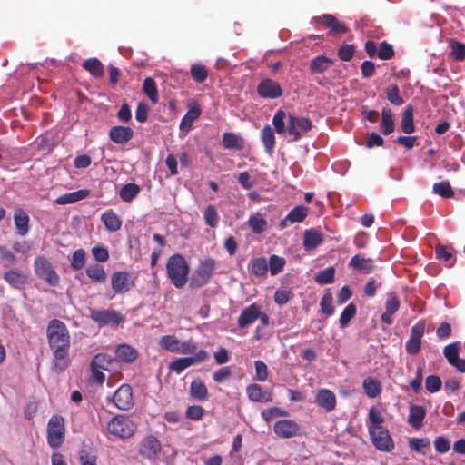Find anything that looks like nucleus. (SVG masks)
I'll list each match as a JSON object with an SVG mask.
<instances>
[{
    "label": "nucleus",
    "instance_id": "obj_1",
    "mask_svg": "<svg viewBox=\"0 0 465 465\" xmlns=\"http://www.w3.org/2000/svg\"><path fill=\"white\" fill-rule=\"evenodd\" d=\"M46 337L54 356L53 369L59 372L64 371L71 361V336L67 326L58 319L51 320L46 328Z\"/></svg>",
    "mask_w": 465,
    "mask_h": 465
},
{
    "label": "nucleus",
    "instance_id": "obj_2",
    "mask_svg": "<svg viewBox=\"0 0 465 465\" xmlns=\"http://www.w3.org/2000/svg\"><path fill=\"white\" fill-rule=\"evenodd\" d=\"M384 417L381 411L371 407L368 413V432L373 446L380 451L391 452L395 445L389 430L383 426Z\"/></svg>",
    "mask_w": 465,
    "mask_h": 465
},
{
    "label": "nucleus",
    "instance_id": "obj_3",
    "mask_svg": "<svg viewBox=\"0 0 465 465\" xmlns=\"http://www.w3.org/2000/svg\"><path fill=\"white\" fill-rule=\"evenodd\" d=\"M189 264L180 253L170 256L166 262V273L171 282L178 289L184 287L188 281Z\"/></svg>",
    "mask_w": 465,
    "mask_h": 465
},
{
    "label": "nucleus",
    "instance_id": "obj_4",
    "mask_svg": "<svg viewBox=\"0 0 465 465\" xmlns=\"http://www.w3.org/2000/svg\"><path fill=\"white\" fill-rule=\"evenodd\" d=\"M216 262L208 257L200 262L190 278V287L198 289L207 284L214 274Z\"/></svg>",
    "mask_w": 465,
    "mask_h": 465
},
{
    "label": "nucleus",
    "instance_id": "obj_5",
    "mask_svg": "<svg viewBox=\"0 0 465 465\" xmlns=\"http://www.w3.org/2000/svg\"><path fill=\"white\" fill-rule=\"evenodd\" d=\"M64 419L60 415H53L47 424V442L53 449L59 448L64 441Z\"/></svg>",
    "mask_w": 465,
    "mask_h": 465
},
{
    "label": "nucleus",
    "instance_id": "obj_6",
    "mask_svg": "<svg viewBox=\"0 0 465 465\" xmlns=\"http://www.w3.org/2000/svg\"><path fill=\"white\" fill-rule=\"evenodd\" d=\"M110 434L120 438L128 439L134 435V423L124 415H116L107 424Z\"/></svg>",
    "mask_w": 465,
    "mask_h": 465
},
{
    "label": "nucleus",
    "instance_id": "obj_7",
    "mask_svg": "<svg viewBox=\"0 0 465 465\" xmlns=\"http://www.w3.org/2000/svg\"><path fill=\"white\" fill-rule=\"evenodd\" d=\"M35 270L36 274L51 286L58 285L60 278L46 257L37 256L35 258Z\"/></svg>",
    "mask_w": 465,
    "mask_h": 465
},
{
    "label": "nucleus",
    "instance_id": "obj_8",
    "mask_svg": "<svg viewBox=\"0 0 465 465\" xmlns=\"http://www.w3.org/2000/svg\"><path fill=\"white\" fill-rule=\"evenodd\" d=\"M90 318L100 326H118L124 322V317L114 310L92 309Z\"/></svg>",
    "mask_w": 465,
    "mask_h": 465
},
{
    "label": "nucleus",
    "instance_id": "obj_9",
    "mask_svg": "<svg viewBox=\"0 0 465 465\" xmlns=\"http://www.w3.org/2000/svg\"><path fill=\"white\" fill-rule=\"evenodd\" d=\"M108 402H113L114 406L122 411H128L134 406L133 389L129 384H122L114 393L107 397Z\"/></svg>",
    "mask_w": 465,
    "mask_h": 465
},
{
    "label": "nucleus",
    "instance_id": "obj_10",
    "mask_svg": "<svg viewBox=\"0 0 465 465\" xmlns=\"http://www.w3.org/2000/svg\"><path fill=\"white\" fill-rule=\"evenodd\" d=\"M426 322L424 320H420L414 324L411 331V336L406 342L405 350L408 354H418L421 349V339L424 335Z\"/></svg>",
    "mask_w": 465,
    "mask_h": 465
},
{
    "label": "nucleus",
    "instance_id": "obj_11",
    "mask_svg": "<svg viewBox=\"0 0 465 465\" xmlns=\"http://www.w3.org/2000/svg\"><path fill=\"white\" fill-rule=\"evenodd\" d=\"M208 357L209 354L205 350H200L193 356L178 358L172 361L169 369L177 374H181L185 369L205 361Z\"/></svg>",
    "mask_w": 465,
    "mask_h": 465
},
{
    "label": "nucleus",
    "instance_id": "obj_12",
    "mask_svg": "<svg viewBox=\"0 0 465 465\" xmlns=\"http://www.w3.org/2000/svg\"><path fill=\"white\" fill-rule=\"evenodd\" d=\"M111 285L115 293H124L133 289L135 281L126 271H115L111 274Z\"/></svg>",
    "mask_w": 465,
    "mask_h": 465
},
{
    "label": "nucleus",
    "instance_id": "obj_13",
    "mask_svg": "<svg viewBox=\"0 0 465 465\" xmlns=\"http://www.w3.org/2000/svg\"><path fill=\"white\" fill-rule=\"evenodd\" d=\"M273 431L279 438L291 439L301 435V427L295 420H279L273 425Z\"/></svg>",
    "mask_w": 465,
    "mask_h": 465
},
{
    "label": "nucleus",
    "instance_id": "obj_14",
    "mask_svg": "<svg viewBox=\"0 0 465 465\" xmlns=\"http://www.w3.org/2000/svg\"><path fill=\"white\" fill-rule=\"evenodd\" d=\"M312 127V121L307 117H297L293 114L288 116L287 131L292 137V141H298L301 138L299 130L308 132Z\"/></svg>",
    "mask_w": 465,
    "mask_h": 465
},
{
    "label": "nucleus",
    "instance_id": "obj_15",
    "mask_svg": "<svg viewBox=\"0 0 465 465\" xmlns=\"http://www.w3.org/2000/svg\"><path fill=\"white\" fill-rule=\"evenodd\" d=\"M257 93L265 99H277L282 95V89L276 81L264 78L258 84Z\"/></svg>",
    "mask_w": 465,
    "mask_h": 465
},
{
    "label": "nucleus",
    "instance_id": "obj_16",
    "mask_svg": "<svg viewBox=\"0 0 465 465\" xmlns=\"http://www.w3.org/2000/svg\"><path fill=\"white\" fill-rule=\"evenodd\" d=\"M461 347L460 341H454L448 344L443 349V354L448 362L455 367L459 371L465 372V360L459 357V351Z\"/></svg>",
    "mask_w": 465,
    "mask_h": 465
},
{
    "label": "nucleus",
    "instance_id": "obj_17",
    "mask_svg": "<svg viewBox=\"0 0 465 465\" xmlns=\"http://www.w3.org/2000/svg\"><path fill=\"white\" fill-rule=\"evenodd\" d=\"M316 25H324L329 29V35L346 34L349 28L338 19L329 14L322 15L313 18Z\"/></svg>",
    "mask_w": 465,
    "mask_h": 465
},
{
    "label": "nucleus",
    "instance_id": "obj_18",
    "mask_svg": "<svg viewBox=\"0 0 465 465\" xmlns=\"http://www.w3.org/2000/svg\"><path fill=\"white\" fill-rule=\"evenodd\" d=\"M401 302L394 292H389L385 302V312L381 316V322L390 325L392 323V316L399 310Z\"/></svg>",
    "mask_w": 465,
    "mask_h": 465
},
{
    "label": "nucleus",
    "instance_id": "obj_19",
    "mask_svg": "<svg viewBox=\"0 0 465 465\" xmlns=\"http://www.w3.org/2000/svg\"><path fill=\"white\" fill-rule=\"evenodd\" d=\"M202 114V109L200 105L195 103L192 102L188 105V111L185 114V115L183 117L180 123V130L183 132H188L195 120H197Z\"/></svg>",
    "mask_w": 465,
    "mask_h": 465
},
{
    "label": "nucleus",
    "instance_id": "obj_20",
    "mask_svg": "<svg viewBox=\"0 0 465 465\" xmlns=\"http://www.w3.org/2000/svg\"><path fill=\"white\" fill-rule=\"evenodd\" d=\"M316 403L326 411H331L335 409L337 400L335 394L328 389H321L315 396Z\"/></svg>",
    "mask_w": 465,
    "mask_h": 465
},
{
    "label": "nucleus",
    "instance_id": "obj_21",
    "mask_svg": "<svg viewBox=\"0 0 465 465\" xmlns=\"http://www.w3.org/2000/svg\"><path fill=\"white\" fill-rule=\"evenodd\" d=\"M134 136V131L131 127L115 125L109 131L110 139L118 144H125Z\"/></svg>",
    "mask_w": 465,
    "mask_h": 465
},
{
    "label": "nucleus",
    "instance_id": "obj_22",
    "mask_svg": "<svg viewBox=\"0 0 465 465\" xmlns=\"http://www.w3.org/2000/svg\"><path fill=\"white\" fill-rule=\"evenodd\" d=\"M308 215V208L302 205L295 206L288 214L280 222V228L284 229L289 224L294 223H302Z\"/></svg>",
    "mask_w": 465,
    "mask_h": 465
},
{
    "label": "nucleus",
    "instance_id": "obj_23",
    "mask_svg": "<svg viewBox=\"0 0 465 465\" xmlns=\"http://www.w3.org/2000/svg\"><path fill=\"white\" fill-rule=\"evenodd\" d=\"M116 359L124 363L134 362L139 356L138 351L127 343L119 344L114 351Z\"/></svg>",
    "mask_w": 465,
    "mask_h": 465
},
{
    "label": "nucleus",
    "instance_id": "obj_24",
    "mask_svg": "<svg viewBox=\"0 0 465 465\" xmlns=\"http://www.w3.org/2000/svg\"><path fill=\"white\" fill-rule=\"evenodd\" d=\"M248 399L253 402H270L272 401L271 391H263L262 386L256 383L250 384L246 388Z\"/></svg>",
    "mask_w": 465,
    "mask_h": 465
},
{
    "label": "nucleus",
    "instance_id": "obj_25",
    "mask_svg": "<svg viewBox=\"0 0 465 465\" xmlns=\"http://www.w3.org/2000/svg\"><path fill=\"white\" fill-rule=\"evenodd\" d=\"M426 416V410L424 407L417 404H411L409 408L408 422L409 424L419 430L423 426V420Z\"/></svg>",
    "mask_w": 465,
    "mask_h": 465
},
{
    "label": "nucleus",
    "instance_id": "obj_26",
    "mask_svg": "<svg viewBox=\"0 0 465 465\" xmlns=\"http://www.w3.org/2000/svg\"><path fill=\"white\" fill-rule=\"evenodd\" d=\"M259 317V306L255 303L246 307L241 312L238 318V326L245 328L252 324Z\"/></svg>",
    "mask_w": 465,
    "mask_h": 465
},
{
    "label": "nucleus",
    "instance_id": "obj_27",
    "mask_svg": "<svg viewBox=\"0 0 465 465\" xmlns=\"http://www.w3.org/2000/svg\"><path fill=\"white\" fill-rule=\"evenodd\" d=\"M249 272L256 277L266 278L268 274V261L265 257L252 258L248 263Z\"/></svg>",
    "mask_w": 465,
    "mask_h": 465
},
{
    "label": "nucleus",
    "instance_id": "obj_28",
    "mask_svg": "<svg viewBox=\"0 0 465 465\" xmlns=\"http://www.w3.org/2000/svg\"><path fill=\"white\" fill-rule=\"evenodd\" d=\"M323 240L321 232L314 229L306 230L303 235V248L308 252L315 250L323 242Z\"/></svg>",
    "mask_w": 465,
    "mask_h": 465
},
{
    "label": "nucleus",
    "instance_id": "obj_29",
    "mask_svg": "<svg viewBox=\"0 0 465 465\" xmlns=\"http://www.w3.org/2000/svg\"><path fill=\"white\" fill-rule=\"evenodd\" d=\"M349 266L361 273H369L374 270L373 261L361 254H356L351 257L349 262Z\"/></svg>",
    "mask_w": 465,
    "mask_h": 465
},
{
    "label": "nucleus",
    "instance_id": "obj_30",
    "mask_svg": "<svg viewBox=\"0 0 465 465\" xmlns=\"http://www.w3.org/2000/svg\"><path fill=\"white\" fill-rule=\"evenodd\" d=\"M223 146L228 150L242 151L244 148V139L235 133L225 132L223 134Z\"/></svg>",
    "mask_w": 465,
    "mask_h": 465
},
{
    "label": "nucleus",
    "instance_id": "obj_31",
    "mask_svg": "<svg viewBox=\"0 0 465 465\" xmlns=\"http://www.w3.org/2000/svg\"><path fill=\"white\" fill-rule=\"evenodd\" d=\"M101 220L106 230L112 232H117L122 226V220L113 210L105 211L101 215Z\"/></svg>",
    "mask_w": 465,
    "mask_h": 465
},
{
    "label": "nucleus",
    "instance_id": "obj_32",
    "mask_svg": "<svg viewBox=\"0 0 465 465\" xmlns=\"http://www.w3.org/2000/svg\"><path fill=\"white\" fill-rule=\"evenodd\" d=\"M29 216L23 210H17L14 216L16 232L20 236H25L29 232Z\"/></svg>",
    "mask_w": 465,
    "mask_h": 465
},
{
    "label": "nucleus",
    "instance_id": "obj_33",
    "mask_svg": "<svg viewBox=\"0 0 465 465\" xmlns=\"http://www.w3.org/2000/svg\"><path fill=\"white\" fill-rule=\"evenodd\" d=\"M395 124L392 119V111L390 107L385 106L381 111V122L380 129L384 135H389L394 131Z\"/></svg>",
    "mask_w": 465,
    "mask_h": 465
},
{
    "label": "nucleus",
    "instance_id": "obj_34",
    "mask_svg": "<svg viewBox=\"0 0 465 465\" xmlns=\"http://www.w3.org/2000/svg\"><path fill=\"white\" fill-rule=\"evenodd\" d=\"M190 395L193 399L203 401L208 397V389L201 379L193 380L190 385Z\"/></svg>",
    "mask_w": 465,
    "mask_h": 465
},
{
    "label": "nucleus",
    "instance_id": "obj_35",
    "mask_svg": "<svg viewBox=\"0 0 465 465\" xmlns=\"http://www.w3.org/2000/svg\"><path fill=\"white\" fill-rule=\"evenodd\" d=\"M261 140L267 153L272 154L275 147L274 130L266 124L261 131Z\"/></svg>",
    "mask_w": 465,
    "mask_h": 465
},
{
    "label": "nucleus",
    "instance_id": "obj_36",
    "mask_svg": "<svg viewBox=\"0 0 465 465\" xmlns=\"http://www.w3.org/2000/svg\"><path fill=\"white\" fill-rule=\"evenodd\" d=\"M4 279L14 288H22L27 282V277L15 270L5 272Z\"/></svg>",
    "mask_w": 465,
    "mask_h": 465
},
{
    "label": "nucleus",
    "instance_id": "obj_37",
    "mask_svg": "<svg viewBox=\"0 0 465 465\" xmlns=\"http://www.w3.org/2000/svg\"><path fill=\"white\" fill-rule=\"evenodd\" d=\"M86 275L96 283H104L106 282V272L104 268L98 264H91L85 270Z\"/></svg>",
    "mask_w": 465,
    "mask_h": 465
},
{
    "label": "nucleus",
    "instance_id": "obj_38",
    "mask_svg": "<svg viewBox=\"0 0 465 465\" xmlns=\"http://www.w3.org/2000/svg\"><path fill=\"white\" fill-rule=\"evenodd\" d=\"M83 67L95 78H100L104 74V64L97 58H89L85 60L83 64Z\"/></svg>",
    "mask_w": 465,
    "mask_h": 465
},
{
    "label": "nucleus",
    "instance_id": "obj_39",
    "mask_svg": "<svg viewBox=\"0 0 465 465\" xmlns=\"http://www.w3.org/2000/svg\"><path fill=\"white\" fill-rule=\"evenodd\" d=\"M362 387L364 392L370 398H375L379 396L381 392V382L372 377H367L366 379H364L362 382Z\"/></svg>",
    "mask_w": 465,
    "mask_h": 465
},
{
    "label": "nucleus",
    "instance_id": "obj_40",
    "mask_svg": "<svg viewBox=\"0 0 465 465\" xmlns=\"http://www.w3.org/2000/svg\"><path fill=\"white\" fill-rule=\"evenodd\" d=\"M413 106L408 105L402 114L401 129L402 132L407 134H412L415 131V125L413 122Z\"/></svg>",
    "mask_w": 465,
    "mask_h": 465
},
{
    "label": "nucleus",
    "instance_id": "obj_41",
    "mask_svg": "<svg viewBox=\"0 0 465 465\" xmlns=\"http://www.w3.org/2000/svg\"><path fill=\"white\" fill-rule=\"evenodd\" d=\"M331 64V59L324 55H319L312 60L310 70L312 74H322L325 72Z\"/></svg>",
    "mask_w": 465,
    "mask_h": 465
},
{
    "label": "nucleus",
    "instance_id": "obj_42",
    "mask_svg": "<svg viewBox=\"0 0 465 465\" xmlns=\"http://www.w3.org/2000/svg\"><path fill=\"white\" fill-rule=\"evenodd\" d=\"M140 187L138 184L130 183L127 184H124L120 192L119 196L124 202H131L133 201L140 193Z\"/></svg>",
    "mask_w": 465,
    "mask_h": 465
},
{
    "label": "nucleus",
    "instance_id": "obj_43",
    "mask_svg": "<svg viewBox=\"0 0 465 465\" xmlns=\"http://www.w3.org/2000/svg\"><path fill=\"white\" fill-rule=\"evenodd\" d=\"M248 224L251 230L256 234L263 232L267 228V222L261 213L250 216Z\"/></svg>",
    "mask_w": 465,
    "mask_h": 465
},
{
    "label": "nucleus",
    "instance_id": "obj_44",
    "mask_svg": "<svg viewBox=\"0 0 465 465\" xmlns=\"http://www.w3.org/2000/svg\"><path fill=\"white\" fill-rule=\"evenodd\" d=\"M285 263L286 261L283 257L272 254L268 261V272L271 275L275 276L283 271Z\"/></svg>",
    "mask_w": 465,
    "mask_h": 465
},
{
    "label": "nucleus",
    "instance_id": "obj_45",
    "mask_svg": "<svg viewBox=\"0 0 465 465\" xmlns=\"http://www.w3.org/2000/svg\"><path fill=\"white\" fill-rule=\"evenodd\" d=\"M335 280V269L331 266L325 270L320 271L314 277L316 283L320 285H325L332 283Z\"/></svg>",
    "mask_w": 465,
    "mask_h": 465
},
{
    "label": "nucleus",
    "instance_id": "obj_46",
    "mask_svg": "<svg viewBox=\"0 0 465 465\" xmlns=\"http://www.w3.org/2000/svg\"><path fill=\"white\" fill-rule=\"evenodd\" d=\"M113 358L105 353H98L96 354L92 361L91 368H98L100 370L109 371L112 363Z\"/></svg>",
    "mask_w": 465,
    "mask_h": 465
},
{
    "label": "nucleus",
    "instance_id": "obj_47",
    "mask_svg": "<svg viewBox=\"0 0 465 465\" xmlns=\"http://www.w3.org/2000/svg\"><path fill=\"white\" fill-rule=\"evenodd\" d=\"M143 91L152 103L156 104L158 102V90L155 81L153 78L146 77L144 79L143 84Z\"/></svg>",
    "mask_w": 465,
    "mask_h": 465
},
{
    "label": "nucleus",
    "instance_id": "obj_48",
    "mask_svg": "<svg viewBox=\"0 0 465 465\" xmlns=\"http://www.w3.org/2000/svg\"><path fill=\"white\" fill-rule=\"evenodd\" d=\"M143 448L147 455H155L161 451V443L154 436H148L143 440Z\"/></svg>",
    "mask_w": 465,
    "mask_h": 465
},
{
    "label": "nucleus",
    "instance_id": "obj_49",
    "mask_svg": "<svg viewBox=\"0 0 465 465\" xmlns=\"http://www.w3.org/2000/svg\"><path fill=\"white\" fill-rule=\"evenodd\" d=\"M86 263V252L84 249L74 251L71 258V268L74 271L82 270Z\"/></svg>",
    "mask_w": 465,
    "mask_h": 465
},
{
    "label": "nucleus",
    "instance_id": "obj_50",
    "mask_svg": "<svg viewBox=\"0 0 465 465\" xmlns=\"http://www.w3.org/2000/svg\"><path fill=\"white\" fill-rule=\"evenodd\" d=\"M386 98L393 105L399 106L404 103L403 98L400 95V89L397 84L389 85L386 90Z\"/></svg>",
    "mask_w": 465,
    "mask_h": 465
},
{
    "label": "nucleus",
    "instance_id": "obj_51",
    "mask_svg": "<svg viewBox=\"0 0 465 465\" xmlns=\"http://www.w3.org/2000/svg\"><path fill=\"white\" fill-rule=\"evenodd\" d=\"M286 113L279 109L276 111L275 114L272 117V124L274 126V131L278 134H282L287 130V125L285 124Z\"/></svg>",
    "mask_w": 465,
    "mask_h": 465
},
{
    "label": "nucleus",
    "instance_id": "obj_52",
    "mask_svg": "<svg viewBox=\"0 0 465 465\" xmlns=\"http://www.w3.org/2000/svg\"><path fill=\"white\" fill-rule=\"evenodd\" d=\"M193 79L197 83H203L208 76V71L205 65L201 64H193L190 69Z\"/></svg>",
    "mask_w": 465,
    "mask_h": 465
},
{
    "label": "nucleus",
    "instance_id": "obj_53",
    "mask_svg": "<svg viewBox=\"0 0 465 465\" xmlns=\"http://www.w3.org/2000/svg\"><path fill=\"white\" fill-rule=\"evenodd\" d=\"M433 192L443 198H451L454 195L451 185L448 181L434 183Z\"/></svg>",
    "mask_w": 465,
    "mask_h": 465
},
{
    "label": "nucleus",
    "instance_id": "obj_54",
    "mask_svg": "<svg viewBox=\"0 0 465 465\" xmlns=\"http://www.w3.org/2000/svg\"><path fill=\"white\" fill-rule=\"evenodd\" d=\"M409 447L415 452L426 454V450L430 449V440L427 439L411 438L409 440Z\"/></svg>",
    "mask_w": 465,
    "mask_h": 465
},
{
    "label": "nucleus",
    "instance_id": "obj_55",
    "mask_svg": "<svg viewBox=\"0 0 465 465\" xmlns=\"http://www.w3.org/2000/svg\"><path fill=\"white\" fill-rule=\"evenodd\" d=\"M179 342L180 341L174 335H164L159 341V344L162 349L175 353L179 346Z\"/></svg>",
    "mask_w": 465,
    "mask_h": 465
},
{
    "label": "nucleus",
    "instance_id": "obj_56",
    "mask_svg": "<svg viewBox=\"0 0 465 465\" xmlns=\"http://www.w3.org/2000/svg\"><path fill=\"white\" fill-rule=\"evenodd\" d=\"M357 308L355 304L350 303L345 309L342 311L340 316V326L341 328H345L348 326L349 322L353 319L356 315Z\"/></svg>",
    "mask_w": 465,
    "mask_h": 465
},
{
    "label": "nucleus",
    "instance_id": "obj_57",
    "mask_svg": "<svg viewBox=\"0 0 465 465\" xmlns=\"http://www.w3.org/2000/svg\"><path fill=\"white\" fill-rule=\"evenodd\" d=\"M450 45L451 48V56L455 61H464L465 60V45L451 39L450 42Z\"/></svg>",
    "mask_w": 465,
    "mask_h": 465
},
{
    "label": "nucleus",
    "instance_id": "obj_58",
    "mask_svg": "<svg viewBox=\"0 0 465 465\" xmlns=\"http://www.w3.org/2000/svg\"><path fill=\"white\" fill-rule=\"evenodd\" d=\"M204 221L207 225L214 228L218 224L219 215L215 207L212 204L208 205L204 211Z\"/></svg>",
    "mask_w": 465,
    "mask_h": 465
},
{
    "label": "nucleus",
    "instance_id": "obj_59",
    "mask_svg": "<svg viewBox=\"0 0 465 465\" xmlns=\"http://www.w3.org/2000/svg\"><path fill=\"white\" fill-rule=\"evenodd\" d=\"M332 294L331 292H326L322 297L320 306L322 312L327 316H331L334 313V307L332 305Z\"/></svg>",
    "mask_w": 465,
    "mask_h": 465
},
{
    "label": "nucleus",
    "instance_id": "obj_60",
    "mask_svg": "<svg viewBox=\"0 0 465 465\" xmlns=\"http://www.w3.org/2000/svg\"><path fill=\"white\" fill-rule=\"evenodd\" d=\"M442 381L437 375H430L425 380V388L430 393H435L440 390Z\"/></svg>",
    "mask_w": 465,
    "mask_h": 465
},
{
    "label": "nucleus",
    "instance_id": "obj_61",
    "mask_svg": "<svg viewBox=\"0 0 465 465\" xmlns=\"http://www.w3.org/2000/svg\"><path fill=\"white\" fill-rule=\"evenodd\" d=\"M377 55L381 60H389L392 58L394 56L393 46L386 41L381 42L380 44Z\"/></svg>",
    "mask_w": 465,
    "mask_h": 465
},
{
    "label": "nucleus",
    "instance_id": "obj_62",
    "mask_svg": "<svg viewBox=\"0 0 465 465\" xmlns=\"http://www.w3.org/2000/svg\"><path fill=\"white\" fill-rule=\"evenodd\" d=\"M255 380L258 381H265L268 379V367L262 361H255Z\"/></svg>",
    "mask_w": 465,
    "mask_h": 465
},
{
    "label": "nucleus",
    "instance_id": "obj_63",
    "mask_svg": "<svg viewBox=\"0 0 465 465\" xmlns=\"http://www.w3.org/2000/svg\"><path fill=\"white\" fill-rule=\"evenodd\" d=\"M204 409L199 405L189 406L186 410L185 416L192 420H200L204 415Z\"/></svg>",
    "mask_w": 465,
    "mask_h": 465
},
{
    "label": "nucleus",
    "instance_id": "obj_64",
    "mask_svg": "<svg viewBox=\"0 0 465 465\" xmlns=\"http://www.w3.org/2000/svg\"><path fill=\"white\" fill-rule=\"evenodd\" d=\"M435 254L439 260L446 262H450L453 258L452 247L449 248L439 244L435 247Z\"/></svg>",
    "mask_w": 465,
    "mask_h": 465
}]
</instances>
